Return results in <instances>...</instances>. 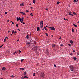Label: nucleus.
I'll return each instance as SVG.
<instances>
[{
  "instance_id": "21",
  "label": "nucleus",
  "mask_w": 79,
  "mask_h": 79,
  "mask_svg": "<svg viewBox=\"0 0 79 79\" xmlns=\"http://www.w3.org/2000/svg\"><path fill=\"white\" fill-rule=\"evenodd\" d=\"M26 38L28 39H29V35H27L26 36Z\"/></svg>"
},
{
  "instance_id": "57",
  "label": "nucleus",
  "mask_w": 79,
  "mask_h": 79,
  "mask_svg": "<svg viewBox=\"0 0 79 79\" xmlns=\"http://www.w3.org/2000/svg\"><path fill=\"white\" fill-rule=\"evenodd\" d=\"M19 39L18 40H17V42H18V41H19Z\"/></svg>"
},
{
  "instance_id": "64",
  "label": "nucleus",
  "mask_w": 79,
  "mask_h": 79,
  "mask_svg": "<svg viewBox=\"0 0 79 79\" xmlns=\"http://www.w3.org/2000/svg\"><path fill=\"white\" fill-rule=\"evenodd\" d=\"M43 31H44L45 30V29H44V28H43Z\"/></svg>"
},
{
  "instance_id": "25",
  "label": "nucleus",
  "mask_w": 79,
  "mask_h": 79,
  "mask_svg": "<svg viewBox=\"0 0 79 79\" xmlns=\"http://www.w3.org/2000/svg\"><path fill=\"white\" fill-rule=\"evenodd\" d=\"M31 16H33V15L32 14V13H31L30 14Z\"/></svg>"
},
{
  "instance_id": "27",
  "label": "nucleus",
  "mask_w": 79,
  "mask_h": 79,
  "mask_svg": "<svg viewBox=\"0 0 79 79\" xmlns=\"http://www.w3.org/2000/svg\"><path fill=\"white\" fill-rule=\"evenodd\" d=\"M57 4L58 5L59 4H60V2L59 1H58L57 2Z\"/></svg>"
},
{
  "instance_id": "47",
  "label": "nucleus",
  "mask_w": 79,
  "mask_h": 79,
  "mask_svg": "<svg viewBox=\"0 0 79 79\" xmlns=\"http://www.w3.org/2000/svg\"><path fill=\"white\" fill-rule=\"evenodd\" d=\"M27 44H30V42H28L27 43Z\"/></svg>"
},
{
  "instance_id": "6",
  "label": "nucleus",
  "mask_w": 79,
  "mask_h": 79,
  "mask_svg": "<svg viewBox=\"0 0 79 79\" xmlns=\"http://www.w3.org/2000/svg\"><path fill=\"white\" fill-rule=\"evenodd\" d=\"M50 30H53V31H55V28H54V27H51Z\"/></svg>"
},
{
  "instance_id": "10",
  "label": "nucleus",
  "mask_w": 79,
  "mask_h": 79,
  "mask_svg": "<svg viewBox=\"0 0 79 79\" xmlns=\"http://www.w3.org/2000/svg\"><path fill=\"white\" fill-rule=\"evenodd\" d=\"M70 44H71L72 45H73V40H71L70 41Z\"/></svg>"
},
{
  "instance_id": "23",
  "label": "nucleus",
  "mask_w": 79,
  "mask_h": 79,
  "mask_svg": "<svg viewBox=\"0 0 79 79\" xmlns=\"http://www.w3.org/2000/svg\"><path fill=\"white\" fill-rule=\"evenodd\" d=\"M44 28L45 30H46V31H47V28H46V27L44 26Z\"/></svg>"
},
{
  "instance_id": "12",
  "label": "nucleus",
  "mask_w": 79,
  "mask_h": 79,
  "mask_svg": "<svg viewBox=\"0 0 79 79\" xmlns=\"http://www.w3.org/2000/svg\"><path fill=\"white\" fill-rule=\"evenodd\" d=\"M20 6H24V3H22L20 5Z\"/></svg>"
},
{
  "instance_id": "4",
  "label": "nucleus",
  "mask_w": 79,
  "mask_h": 79,
  "mask_svg": "<svg viewBox=\"0 0 79 79\" xmlns=\"http://www.w3.org/2000/svg\"><path fill=\"white\" fill-rule=\"evenodd\" d=\"M44 76H45V74L44 73H41V77H43V78H44Z\"/></svg>"
},
{
  "instance_id": "43",
  "label": "nucleus",
  "mask_w": 79,
  "mask_h": 79,
  "mask_svg": "<svg viewBox=\"0 0 79 79\" xmlns=\"http://www.w3.org/2000/svg\"><path fill=\"white\" fill-rule=\"evenodd\" d=\"M70 55H73V53H70Z\"/></svg>"
},
{
  "instance_id": "33",
  "label": "nucleus",
  "mask_w": 79,
  "mask_h": 79,
  "mask_svg": "<svg viewBox=\"0 0 79 79\" xmlns=\"http://www.w3.org/2000/svg\"><path fill=\"white\" fill-rule=\"evenodd\" d=\"M24 79V77L23 76H22L21 77V79Z\"/></svg>"
},
{
  "instance_id": "44",
  "label": "nucleus",
  "mask_w": 79,
  "mask_h": 79,
  "mask_svg": "<svg viewBox=\"0 0 79 79\" xmlns=\"http://www.w3.org/2000/svg\"><path fill=\"white\" fill-rule=\"evenodd\" d=\"M32 50H34V47L32 49Z\"/></svg>"
},
{
  "instance_id": "30",
  "label": "nucleus",
  "mask_w": 79,
  "mask_h": 79,
  "mask_svg": "<svg viewBox=\"0 0 79 79\" xmlns=\"http://www.w3.org/2000/svg\"><path fill=\"white\" fill-rule=\"evenodd\" d=\"M56 45L55 44H53L52 45V47H55Z\"/></svg>"
},
{
  "instance_id": "42",
  "label": "nucleus",
  "mask_w": 79,
  "mask_h": 79,
  "mask_svg": "<svg viewBox=\"0 0 79 79\" xmlns=\"http://www.w3.org/2000/svg\"><path fill=\"white\" fill-rule=\"evenodd\" d=\"M26 12H29V11L27 10H26Z\"/></svg>"
},
{
  "instance_id": "32",
  "label": "nucleus",
  "mask_w": 79,
  "mask_h": 79,
  "mask_svg": "<svg viewBox=\"0 0 79 79\" xmlns=\"http://www.w3.org/2000/svg\"><path fill=\"white\" fill-rule=\"evenodd\" d=\"M3 45H4V44H3L1 46H0V48H2V47L3 46Z\"/></svg>"
},
{
  "instance_id": "41",
  "label": "nucleus",
  "mask_w": 79,
  "mask_h": 79,
  "mask_svg": "<svg viewBox=\"0 0 79 79\" xmlns=\"http://www.w3.org/2000/svg\"><path fill=\"white\" fill-rule=\"evenodd\" d=\"M54 67H55L56 68V65L55 64L54 65Z\"/></svg>"
},
{
  "instance_id": "11",
  "label": "nucleus",
  "mask_w": 79,
  "mask_h": 79,
  "mask_svg": "<svg viewBox=\"0 0 79 79\" xmlns=\"http://www.w3.org/2000/svg\"><path fill=\"white\" fill-rule=\"evenodd\" d=\"M6 68H5V67H3L2 69V70H3V71H5V70L6 69Z\"/></svg>"
},
{
  "instance_id": "49",
  "label": "nucleus",
  "mask_w": 79,
  "mask_h": 79,
  "mask_svg": "<svg viewBox=\"0 0 79 79\" xmlns=\"http://www.w3.org/2000/svg\"><path fill=\"white\" fill-rule=\"evenodd\" d=\"M64 20L65 21L66 20V19L65 18H64Z\"/></svg>"
},
{
  "instance_id": "13",
  "label": "nucleus",
  "mask_w": 79,
  "mask_h": 79,
  "mask_svg": "<svg viewBox=\"0 0 79 79\" xmlns=\"http://www.w3.org/2000/svg\"><path fill=\"white\" fill-rule=\"evenodd\" d=\"M73 59L74 60H77V58H76V57H73Z\"/></svg>"
},
{
  "instance_id": "55",
  "label": "nucleus",
  "mask_w": 79,
  "mask_h": 79,
  "mask_svg": "<svg viewBox=\"0 0 79 79\" xmlns=\"http://www.w3.org/2000/svg\"><path fill=\"white\" fill-rule=\"evenodd\" d=\"M15 54H16V53H15V52H14V53H13L14 55H15Z\"/></svg>"
},
{
  "instance_id": "8",
  "label": "nucleus",
  "mask_w": 79,
  "mask_h": 79,
  "mask_svg": "<svg viewBox=\"0 0 79 79\" xmlns=\"http://www.w3.org/2000/svg\"><path fill=\"white\" fill-rule=\"evenodd\" d=\"M71 12H70L69 13V15H70L71 16H74V15H72V14H71Z\"/></svg>"
},
{
  "instance_id": "50",
  "label": "nucleus",
  "mask_w": 79,
  "mask_h": 79,
  "mask_svg": "<svg viewBox=\"0 0 79 79\" xmlns=\"http://www.w3.org/2000/svg\"><path fill=\"white\" fill-rule=\"evenodd\" d=\"M19 53H21V51L19 50Z\"/></svg>"
},
{
  "instance_id": "36",
  "label": "nucleus",
  "mask_w": 79,
  "mask_h": 79,
  "mask_svg": "<svg viewBox=\"0 0 79 79\" xmlns=\"http://www.w3.org/2000/svg\"><path fill=\"white\" fill-rule=\"evenodd\" d=\"M5 15H6V14H8V12H5Z\"/></svg>"
},
{
  "instance_id": "19",
  "label": "nucleus",
  "mask_w": 79,
  "mask_h": 79,
  "mask_svg": "<svg viewBox=\"0 0 79 79\" xmlns=\"http://www.w3.org/2000/svg\"><path fill=\"white\" fill-rule=\"evenodd\" d=\"M24 76H25L26 75V71H25L24 72Z\"/></svg>"
},
{
  "instance_id": "45",
  "label": "nucleus",
  "mask_w": 79,
  "mask_h": 79,
  "mask_svg": "<svg viewBox=\"0 0 79 79\" xmlns=\"http://www.w3.org/2000/svg\"><path fill=\"white\" fill-rule=\"evenodd\" d=\"M17 30H18L19 31H21V30H20L19 29H17Z\"/></svg>"
},
{
  "instance_id": "48",
  "label": "nucleus",
  "mask_w": 79,
  "mask_h": 79,
  "mask_svg": "<svg viewBox=\"0 0 79 79\" xmlns=\"http://www.w3.org/2000/svg\"><path fill=\"white\" fill-rule=\"evenodd\" d=\"M15 52V53H18V51H16V52Z\"/></svg>"
},
{
  "instance_id": "2",
  "label": "nucleus",
  "mask_w": 79,
  "mask_h": 79,
  "mask_svg": "<svg viewBox=\"0 0 79 79\" xmlns=\"http://www.w3.org/2000/svg\"><path fill=\"white\" fill-rule=\"evenodd\" d=\"M40 23V27L41 28V29H42V28H43V21H41Z\"/></svg>"
},
{
  "instance_id": "17",
  "label": "nucleus",
  "mask_w": 79,
  "mask_h": 79,
  "mask_svg": "<svg viewBox=\"0 0 79 79\" xmlns=\"http://www.w3.org/2000/svg\"><path fill=\"white\" fill-rule=\"evenodd\" d=\"M19 21H20V22L21 21V17H19Z\"/></svg>"
},
{
  "instance_id": "52",
  "label": "nucleus",
  "mask_w": 79,
  "mask_h": 79,
  "mask_svg": "<svg viewBox=\"0 0 79 79\" xmlns=\"http://www.w3.org/2000/svg\"><path fill=\"white\" fill-rule=\"evenodd\" d=\"M30 41L31 42H31H33V41H31V40Z\"/></svg>"
},
{
  "instance_id": "28",
  "label": "nucleus",
  "mask_w": 79,
  "mask_h": 79,
  "mask_svg": "<svg viewBox=\"0 0 79 79\" xmlns=\"http://www.w3.org/2000/svg\"><path fill=\"white\" fill-rule=\"evenodd\" d=\"M11 77L13 78V77H15V76L14 75H12L11 76Z\"/></svg>"
},
{
  "instance_id": "58",
  "label": "nucleus",
  "mask_w": 79,
  "mask_h": 79,
  "mask_svg": "<svg viewBox=\"0 0 79 79\" xmlns=\"http://www.w3.org/2000/svg\"><path fill=\"white\" fill-rule=\"evenodd\" d=\"M12 24H14V23L13 22H12Z\"/></svg>"
},
{
  "instance_id": "18",
  "label": "nucleus",
  "mask_w": 79,
  "mask_h": 79,
  "mask_svg": "<svg viewBox=\"0 0 79 79\" xmlns=\"http://www.w3.org/2000/svg\"><path fill=\"white\" fill-rule=\"evenodd\" d=\"M24 60V59H22L21 60V62H23V61Z\"/></svg>"
},
{
  "instance_id": "15",
  "label": "nucleus",
  "mask_w": 79,
  "mask_h": 79,
  "mask_svg": "<svg viewBox=\"0 0 79 79\" xmlns=\"http://www.w3.org/2000/svg\"><path fill=\"white\" fill-rule=\"evenodd\" d=\"M15 32V31L13 30H12V34H13Z\"/></svg>"
},
{
  "instance_id": "40",
  "label": "nucleus",
  "mask_w": 79,
  "mask_h": 79,
  "mask_svg": "<svg viewBox=\"0 0 79 79\" xmlns=\"http://www.w3.org/2000/svg\"><path fill=\"white\" fill-rule=\"evenodd\" d=\"M68 45L69 47H71V44H69Z\"/></svg>"
},
{
  "instance_id": "14",
  "label": "nucleus",
  "mask_w": 79,
  "mask_h": 79,
  "mask_svg": "<svg viewBox=\"0 0 79 79\" xmlns=\"http://www.w3.org/2000/svg\"><path fill=\"white\" fill-rule=\"evenodd\" d=\"M24 78H27V79H28V78H29V77H28L26 76H24Z\"/></svg>"
},
{
  "instance_id": "54",
  "label": "nucleus",
  "mask_w": 79,
  "mask_h": 79,
  "mask_svg": "<svg viewBox=\"0 0 79 79\" xmlns=\"http://www.w3.org/2000/svg\"><path fill=\"white\" fill-rule=\"evenodd\" d=\"M60 45L61 47H63V44H61Z\"/></svg>"
},
{
  "instance_id": "16",
  "label": "nucleus",
  "mask_w": 79,
  "mask_h": 79,
  "mask_svg": "<svg viewBox=\"0 0 79 79\" xmlns=\"http://www.w3.org/2000/svg\"><path fill=\"white\" fill-rule=\"evenodd\" d=\"M72 32H74V29L72 28Z\"/></svg>"
},
{
  "instance_id": "20",
  "label": "nucleus",
  "mask_w": 79,
  "mask_h": 79,
  "mask_svg": "<svg viewBox=\"0 0 79 79\" xmlns=\"http://www.w3.org/2000/svg\"><path fill=\"white\" fill-rule=\"evenodd\" d=\"M23 19H24V18L22 17L21 19V20H22L21 21H23Z\"/></svg>"
},
{
  "instance_id": "37",
  "label": "nucleus",
  "mask_w": 79,
  "mask_h": 79,
  "mask_svg": "<svg viewBox=\"0 0 79 79\" xmlns=\"http://www.w3.org/2000/svg\"><path fill=\"white\" fill-rule=\"evenodd\" d=\"M35 73H34L33 74V76H35Z\"/></svg>"
},
{
  "instance_id": "31",
  "label": "nucleus",
  "mask_w": 79,
  "mask_h": 79,
  "mask_svg": "<svg viewBox=\"0 0 79 79\" xmlns=\"http://www.w3.org/2000/svg\"><path fill=\"white\" fill-rule=\"evenodd\" d=\"M39 29V27H38L37 29V31H38Z\"/></svg>"
},
{
  "instance_id": "56",
  "label": "nucleus",
  "mask_w": 79,
  "mask_h": 79,
  "mask_svg": "<svg viewBox=\"0 0 79 79\" xmlns=\"http://www.w3.org/2000/svg\"><path fill=\"white\" fill-rule=\"evenodd\" d=\"M73 52H75V50H73Z\"/></svg>"
},
{
  "instance_id": "59",
  "label": "nucleus",
  "mask_w": 79,
  "mask_h": 79,
  "mask_svg": "<svg viewBox=\"0 0 79 79\" xmlns=\"http://www.w3.org/2000/svg\"><path fill=\"white\" fill-rule=\"evenodd\" d=\"M4 42H6V40H5V39H4Z\"/></svg>"
},
{
  "instance_id": "24",
  "label": "nucleus",
  "mask_w": 79,
  "mask_h": 79,
  "mask_svg": "<svg viewBox=\"0 0 79 79\" xmlns=\"http://www.w3.org/2000/svg\"><path fill=\"white\" fill-rule=\"evenodd\" d=\"M33 2L34 3H35V0H33Z\"/></svg>"
},
{
  "instance_id": "7",
  "label": "nucleus",
  "mask_w": 79,
  "mask_h": 79,
  "mask_svg": "<svg viewBox=\"0 0 79 79\" xmlns=\"http://www.w3.org/2000/svg\"><path fill=\"white\" fill-rule=\"evenodd\" d=\"M20 13H21L22 15H26V14L24 12H20Z\"/></svg>"
},
{
  "instance_id": "46",
  "label": "nucleus",
  "mask_w": 79,
  "mask_h": 79,
  "mask_svg": "<svg viewBox=\"0 0 79 79\" xmlns=\"http://www.w3.org/2000/svg\"><path fill=\"white\" fill-rule=\"evenodd\" d=\"M59 40H61V37H60V38H59Z\"/></svg>"
},
{
  "instance_id": "26",
  "label": "nucleus",
  "mask_w": 79,
  "mask_h": 79,
  "mask_svg": "<svg viewBox=\"0 0 79 79\" xmlns=\"http://www.w3.org/2000/svg\"><path fill=\"white\" fill-rule=\"evenodd\" d=\"M17 20L18 21H19V18L18 17H17Z\"/></svg>"
},
{
  "instance_id": "51",
  "label": "nucleus",
  "mask_w": 79,
  "mask_h": 79,
  "mask_svg": "<svg viewBox=\"0 0 79 79\" xmlns=\"http://www.w3.org/2000/svg\"><path fill=\"white\" fill-rule=\"evenodd\" d=\"M16 26L17 27H18V24H16Z\"/></svg>"
},
{
  "instance_id": "34",
  "label": "nucleus",
  "mask_w": 79,
  "mask_h": 79,
  "mask_svg": "<svg viewBox=\"0 0 79 79\" xmlns=\"http://www.w3.org/2000/svg\"><path fill=\"white\" fill-rule=\"evenodd\" d=\"M45 34H46V36H48V34L47 33H45Z\"/></svg>"
},
{
  "instance_id": "63",
  "label": "nucleus",
  "mask_w": 79,
  "mask_h": 79,
  "mask_svg": "<svg viewBox=\"0 0 79 79\" xmlns=\"http://www.w3.org/2000/svg\"><path fill=\"white\" fill-rule=\"evenodd\" d=\"M48 42H49V41H47V43L48 44Z\"/></svg>"
},
{
  "instance_id": "62",
  "label": "nucleus",
  "mask_w": 79,
  "mask_h": 79,
  "mask_svg": "<svg viewBox=\"0 0 79 79\" xmlns=\"http://www.w3.org/2000/svg\"><path fill=\"white\" fill-rule=\"evenodd\" d=\"M77 55H79V53H77Z\"/></svg>"
},
{
  "instance_id": "39",
  "label": "nucleus",
  "mask_w": 79,
  "mask_h": 79,
  "mask_svg": "<svg viewBox=\"0 0 79 79\" xmlns=\"http://www.w3.org/2000/svg\"><path fill=\"white\" fill-rule=\"evenodd\" d=\"M76 0H74L73 1L74 3H76Z\"/></svg>"
},
{
  "instance_id": "9",
  "label": "nucleus",
  "mask_w": 79,
  "mask_h": 79,
  "mask_svg": "<svg viewBox=\"0 0 79 79\" xmlns=\"http://www.w3.org/2000/svg\"><path fill=\"white\" fill-rule=\"evenodd\" d=\"M19 69H20V70H23H23L24 69V68H20Z\"/></svg>"
},
{
  "instance_id": "22",
  "label": "nucleus",
  "mask_w": 79,
  "mask_h": 79,
  "mask_svg": "<svg viewBox=\"0 0 79 79\" xmlns=\"http://www.w3.org/2000/svg\"><path fill=\"white\" fill-rule=\"evenodd\" d=\"M20 22L22 23V24H25V23H24V22H23V21H21Z\"/></svg>"
},
{
  "instance_id": "1",
  "label": "nucleus",
  "mask_w": 79,
  "mask_h": 79,
  "mask_svg": "<svg viewBox=\"0 0 79 79\" xmlns=\"http://www.w3.org/2000/svg\"><path fill=\"white\" fill-rule=\"evenodd\" d=\"M69 68L72 71H74V70L76 69V66L74 65H71L69 66Z\"/></svg>"
},
{
  "instance_id": "53",
  "label": "nucleus",
  "mask_w": 79,
  "mask_h": 79,
  "mask_svg": "<svg viewBox=\"0 0 79 79\" xmlns=\"http://www.w3.org/2000/svg\"><path fill=\"white\" fill-rule=\"evenodd\" d=\"M16 33H17V32H16V31H15V32H14V34H16Z\"/></svg>"
},
{
  "instance_id": "5",
  "label": "nucleus",
  "mask_w": 79,
  "mask_h": 79,
  "mask_svg": "<svg viewBox=\"0 0 79 79\" xmlns=\"http://www.w3.org/2000/svg\"><path fill=\"white\" fill-rule=\"evenodd\" d=\"M45 53L46 55H48L49 53V52H48V49H46L45 51Z\"/></svg>"
},
{
  "instance_id": "35",
  "label": "nucleus",
  "mask_w": 79,
  "mask_h": 79,
  "mask_svg": "<svg viewBox=\"0 0 79 79\" xmlns=\"http://www.w3.org/2000/svg\"><path fill=\"white\" fill-rule=\"evenodd\" d=\"M73 14H74V15H76V13H75V12H73Z\"/></svg>"
},
{
  "instance_id": "38",
  "label": "nucleus",
  "mask_w": 79,
  "mask_h": 79,
  "mask_svg": "<svg viewBox=\"0 0 79 79\" xmlns=\"http://www.w3.org/2000/svg\"><path fill=\"white\" fill-rule=\"evenodd\" d=\"M6 39H8V37H5L4 39H5V40H6Z\"/></svg>"
},
{
  "instance_id": "29",
  "label": "nucleus",
  "mask_w": 79,
  "mask_h": 79,
  "mask_svg": "<svg viewBox=\"0 0 79 79\" xmlns=\"http://www.w3.org/2000/svg\"><path fill=\"white\" fill-rule=\"evenodd\" d=\"M73 26L75 27H77V25H76V24H73Z\"/></svg>"
},
{
  "instance_id": "3",
  "label": "nucleus",
  "mask_w": 79,
  "mask_h": 79,
  "mask_svg": "<svg viewBox=\"0 0 79 79\" xmlns=\"http://www.w3.org/2000/svg\"><path fill=\"white\" fill-rule=\"evenodd\" d=\"M39 46H35L34 47V51H37V48H38Z\"/></svg>"
},
{
  "instance_id": "60",
  "label": "nucleus",
  "mask_w": 79,
  "mask_h": 79,
  "mask_svg": "<svg viewBox=\"0 0 79 79\" xmlns=\"http://www.w3.org/2000/svg\"><path fill=\"white\" fill-rule=\"evenodd\" d=\"M46 10H47V11H48V9H46Z\"/></svg>"
},
{
  "instance_id": "61",
  "label": "nucleus",
  "mask_w": 79,
  "mask_h": 79,
  "mask_svg": "<svg viewBox=\"0 0 79 79\" xmlns=\"http://www.w3.org/2000/svg\"><path fill=\"white\" fill-rule=\"evenodd\" d=\"M32 8H34V7H31V9H32Z\"/></svg>"
}]
</instances>
